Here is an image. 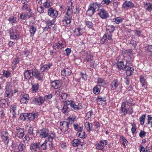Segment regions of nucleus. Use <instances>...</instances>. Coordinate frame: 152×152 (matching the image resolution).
Wrapping results in <instances>:
<instances>
[{
    "instance_id": "41",
    "label": "nucleus",
    "mask_w": 152,
    "mask_h": 152,
    "mask_svg": "<svg viewBox=\"0 0 152 152\" xmlns=\"http://www.w3.org/2000/svg\"><path fill=\"white\" fill-rule=\"evenodd\" d=\"M80 143V140L77 139H74L72 142V145L74 147L78 146Z\"/></svg>"
},
{
    "instance_id": "5",
    "label": "nucleus",
    "mask_w": 152,
    "mask_h": 152,
    "mask_svg": "<svg viewBox=\"0 0 152 152\" xmlns=\"http://www.w3.org/2000/svg\"><path fill=\"white\" fill-rule=\"evenodd\" d=\"M31 74L32 76L38 80L41 81H43L44 74L41 73L37 69H31Z\"/></svg>"
},
{
    "instance_id": "43",
    "label": "nucleus",
    "mask_w": 152,
    "mask_h": 152,
    "mask_svg": "<svg viewBox=\"0 0 152 152\" xmlns=\"http://www.w3.org/2000/svg\"><path fill=\"white\" fill-rule=\"evenodd\" d=\"M4 95L5 97L11 98L13 96V92L11 90L5 91Z\"/></svg>"
},
{
    "instance_id": "29",
    "label": "nucleus",
    "mask_w": 152,
    "mask_h": 152,
    "mask_svg": "<svg viewBox=\"0 0 152 152\" xmlns=\"http://www.w3.org/2000/svg\"><path fill=\"white\" fill-rule=\"evenodd\" d=\"M31 70H28L26 71L24 73V78L28 80L30 79L32 77V76L31 75Z\"/></svg>"
},
{
    "instance_id": "25",
    "label": "nucleus",
    "mask_w": 152,
    "mask_h": 152,
    "mask_svg": "<svg viewBox=\"0 0 152 152\" xmlns=\"http://www.w3.org/2000/svg\"><path fill=\"white\" fill-rule=\"evenodd\" d=\"M117 66L119 70H125L127 67V65H124L123 61L118 62L117 63Z\"/></svg>"
},
{
    "instance_id": "9",
    "label": "nucleus",
    "mask_w": 152,
    "mask_h": 152,
    "mask_svg": "<svg viewBox=\"0 0 152 152\" xmlns=\"http://www.w3.org/2000/svg\"><path fill=\"white\" fill-rule=\"evenodd\" d=\"M17 133V136L19 138H22L24 135V130L23 128H21L18 126L15 128Z\"/></svg>"
},
{
    "instance_id": "28",
    "label": "nucleus",
    "mask_w": 152,
    "mask_h": 152,
    "mask_svg": "<svg viewBox=\"0 0 152 152\" xmlns=\"http://www.w3.org/2000/svg\"><path fill=\"white\" fill-rule=\"evenodd\" d=\"M97 82L98 84L97 86H101L104 87L106 85V84L105 80L102 78H99L97 79Z\"/></svg>"
},
{
    "instance_id": "42",
    "label": "nucleus",
    "mask_w": 152,
    "mask_h": 152,
    "mask_svg": "<svg viewBox=\"0 0 152 152\" xmlns=\"http://www.w3.org/2000/svg\"><path fill=\"white\" fill-rule=\"evenodd\" d=\"M140 82L142 83V86L145 87L147 85V83L143 76H140Z\"/></svg>"
},
{
    "instance_id": "19",
    "label": "nucleus",
    "mask_w": 152,
    "mask_h": 152,
    "mask_svg": "<svg viewBox=\"0 0 152 152\" xmlns=\"http://www.w3.org/2000/svg\"><path fill=\"white\" fill-rule=\"evenodd\" d=\"M34 129L33 127H30L29 129L28 130L27 133L25 135L24 138L25 140L28 141H29V135H30L31 134L32 135L33 134H34L33 132Z\"/></svg>"
},
{
    "instance_id": "36",
    "label": "nucleus",
    "mask_w": 152,
    "mask_h": 152,
    "mask_svg": "<svg viewBox=\"0 0 152 152\" xmlns=\"http://www.w3.org/2000/svg\"><path fill=\"white\" fill-rule=\"evenodd\" d=\"M18 149L20 151H22L26 149V145L21 142L19 143L18 144Z\"/></svg>"
},
{
    "instance_id": "27",
    "label": "nucleus",
    "mask_w": 152,
    "mask_h": 152,
    "mask_svg": "<svg viewBox=\"0 0 152 152\" xmlns=\"http://www.w3.org/2000/svg\"><path fill=\"white\" fill-rule=\"evenodd\" d=\"M96 12L95 11L90 5L88 6V9L86 11L87 15L89 16H91Z\"/></svg>"
},
{
    "instance_id": "54",
    "label": "nucleus",
    "mask_w": 152,
    "mask_h": 152,
    "mask_svg": "<svg viewBox=\"0 0 152 152\" xmlns=\"http://www.w3.org/2000/svg\"><path fill=\"white\" fill-rule=\"evenodd\" d=\"M145 117V115H143L140 118V124L142 125H143L144 123Z\"/></svg>"
},
{
    "instance_id": "44",
    "label": "nucleus",
    "mask_w": 152,
    "mask_h": 152,
    "mask_svg": "<svg viewBox=\"0 0 152 152\" xmlns=\"http://www.w3.org/2000/svg\"><path fill=\"white\" fill-rule=\"evenodd\" d=\"M124 20V18L121 17H118L113 19V21L115 22L117 24H119L121 23Z\"/></svg>"
},
{
    "instance_id": "48",
    "label": "nucleus",
    "mask_w": 152,
    "mask_h": 152,
    "mask_svg": "<svg viewBox=\"0 0 152 152\" xmlns=\"http://www.w3.org/2000/svg\"><path fill=\"white\" fill-rule=\"evenodd\" d=\"M8 100V99H1L0 100V104H3L4 105V107H7L9 105V103L7 102L6 104L7 101L6 100Z\"/></svg>"
},
{
    "instance_id": "59",
    "label": "nucleus",
    "mask_w": 152,
    "mask_h": 152,
    "mask_svg": "<svg viewBox=\"0 0 152 152\" xmlns=\"http://www.w3.org/2000/svg\"><path fill=\"white\" fill-rule=\"evenodd\" d=\"M92 114L93 111L91 110L86 114L85 118L86 119L90 118Z\"/></svg>"
},
{
    "instance_id": "30",
    "label": "nucleus",
    "mask_w": 152,
    "mask_h": 152,
    "mask_svg": "<svg viewBox=\"0 0 152 152\" xmlns=\"http://www.w3.org/2000/svg\"><path fill=\"white\" fill-rule=\"evenodd\" d=\"M70 110L69 108L66 105L64 104L63 107L61 110V112L65 114H68Z\"/></svg>"
},
{
    "instance_id": "50",
    "label": "nucleus",
    "mask_w": 152,
    "mask_h": 152,
    "mask_svg": "<svg viewBox=\"0 0 152 152\" xmlns=\"http://www.w3.org/2000/svg\"><path fill=\"white\" fill-rule=\"evenodd\" d=\"M85 23L87 27L89 28H91L93 27V24L91 21L86 20Z\"/></svg>"
},
{
    "instance_id": "35",
    "label": "nucleus",
    "mask_w": 152,
    "mask_h": 152,
    "mask_svg": "<svg viewBox=\"0 0 152 152\" xmlns=\"http://www.w3.org/2000/svg\"><path fill=\"white\" fill-rule=\"evenodd\" d=\"M85 127L87 130L88 132H90L92 130V125L90 123L88 122H86L85 123Z\"/></svg>"
},
{
    "instance_id": "2",
    "label": "nucleus",
    "mask_w": 152,
    "mask_h": 152,
    "mask_svg": "<svg viewBox=\"0 0 152 152\" xmlns=\"http://www.w3.org/2000/svg\"><path fill=\"white\" fill-rule=\"evenodd\" d=\"M39 133V137L42 138H45L48 137L47 139L48 141H52L55 138L56 135L54 133H52V136L49 134L48 129L46 128H43L40 130Z\"/></svg>"
},
{
    "instance_id": "47",
    "label": "nucleus",
    "mask_w": 152,
    "mask_h": 152,
    "mask_svg": "<svg viewBox=\"0 0 152 152\" xmlns=\"http://www.w3.org/2000/svg\"><path fill=\"white\" fill-rule=\"evenodd\" d=\"M50 0H46L43 3L44 7L46 8H49L50 7Z\"/></svg>"
},
{
    "instance_id": "12",
    "label": "nucleus",
    "mask_w": 152,
    "mask_h": 152,
    "mask_svg": "<svg viewBox=\"0 0 152 152\" xmlns=\"http://www.w3.org/2000/svg\"><path fill=\"white\" fill-rule=\"evenodd\" d=\"M107 144V142L106 140H102L99 143L96 144L95 146L97 149L102 150L103 149L104 146H105Z\"/></svg>"
},
{
    "instance_id": "14",
    "label": "nucleus",
    "mask_w": 152,
    "mask_h": 152,
    "mask_svg": "<svg viewBox=\"0 0 152 152\" xmlns=\"http://www.w3.org/2000/svg\"><path fill=\"white\" fill-rule=\"evenodd\" d=\"M89 5L95 11L97 9V11H98L99 10H100L101 8H102V6L101 4L98 3L97 2L91 3Z\"/></svg>"
},
{
    "instance_id": "51",
    "label": "nucleus",
    "mask_w": 152,
    "mask_h": 152,
    "mask_svg": "<svg viewBox=\"0 0 152 152\" xmlns=\"http://www.w3.org/2000/svg\"><path fill=\"white\" fill-rule=\"evenodd\" d=\"M16 19L17 18L16 17L13 16H11L8 19V21L10 23H13L15 22Z\"/></svg>"
},
{
    "instance_id": "49",
    "label": "nucleus",
    "mask_w": 152,
    "mask_h": 152,
    "mask_svg": "<svg viewBox=\"0 0 152 152\" xmlns=\"http://www.w3.org/2000/svg\"><path fill=\"white\" fill-rule=\"evenodd\" d=\"M85 132L81 131V132H77V135L81 138H85Z\"/></svg>"
},
{
    "instance_id": "55",
    "label": "nucleus",
    "mask_w": 152,
    "mask_h": 152,
    "mask_svg": "<svg viewBox=\"0 0 152 152\" xmlns=\"http://www.w3.org/2000/svg\"><path fill=\"white\" fill-rule=\"evenodd\" d=\"M3 74L4 77L7 78H8L11 75V73L8 71L3 70Z\"/></svg>"
},
{
    "instance_id": "18",
    "label": "nucleus",
    "mask_w": 152,
    "mask_h": 152,
    "mask_svg": "<svg viewBox=\"0 0 152 152\" xmlns=\"http://www.w3.org/2000/svg\"><path fill=\"white\" fill-rule=\"evenodd\" d=\"M93 57L91 55L89 54L88 55L86 58L84 59V61L86 62V63L88 64H90V66H91L94 64L93 62Z\"/></svg>"
},
{
    "instance_id": "31",
    "label": "nucleus",
    "mask_w": 152,
    "mask_h": 152,
    "mask_svg": "<svg viewBox=\"0 0 152 152\" xmlns=\"http://www.w3.org/2000/svg\"><path fill=\"white\" fill-rule=\"evenodd\" d=\"M144 7L146 10L149 12H151L152 10V2L146 3L144 4Z\"/></svg>"
},
{
    "instance_id": "33",
    "label": "nucleus",
    "mask_w": 152,
    "mask_h": 152,
    "mask_svg": "<svg viewBox=\"0 0 152 152\" xmlns=\"http://www.w3.org/2000/svg\"><path fill=\"white\" fill-rule=\"evenodd\" d=\"M74 33L76 36H78L81 35L83 32L82 29L80 27H78L75 30Z\"/></svg>"
},
{
    "instance_id": "13",
    "label": "nucleus",
    "mask_w": 152,
    "mask_h": 152,
    "mask_svg": "<svg viewBox=\"0 0 152 152\" xmlns=\"http://www.w3.org/2000/svg\"><path fill=\"white\" fill-rule=\"evenodd\" d=\"M44 99L41 96H39L38 98L33 99L31 103L34 104H35L36 103H37L39 105H41L44 102Z\"/></svg>"
},
{
    "instance_id": "6",
    "label": "nucleus",
    "mask_w": 152,
    "mask_h": 152,
    "mask_svg": "<svg viewBox=\"0 0 152 152\" xmlns=\"http://www.w3.org/2000/svg\"><path fill=\"white\" fill-rule=\"evenodd\" d=\"M97 15L102 19H106L109 17V15L106 10L104 9L103 7L98 10Z\"/></svg>"
},
{
    "instance_id": "26",
    "label": "nucleus",
    "mask_w": 152,
    "mask_h": 152,
    "mask_svg": "<svg viewBox=\"0 0 152 152\" xmlns=\"http://www.w3.org/2000/svg\"><path fill=\"white\" fill-rule=\"evenodd\" d=\"M37 31V28L33 25H31L29 27V31L31 37H33L34 36L35 33Z\"/></svg>"
},
{
    "instance_id": "38",
    "label": "nucleus",
    "mask_w": 152,
    "mask_h": 152,
    "mask_svg": "<svg viewBox=\"0 0 152 152\" xmlns=\"http://www.w3.org/2000/svg\"><path fill=\"white\" fill-rule=\"evenodd\" d=\"M47 141H48V140H45L43 143L42 144H41L40 142H39L40 150H45L46 149L47 145L46 144Z\"/></svg>"
},
{
    "instance_id": "15",
    "label": "nucleus",
    "mask_w": 152,
    "mask_h": 152,
    "mask_svg": "<svg viewBox=\"0 0 152 152\" xmlns=\"http://www.w3.org/2000/svg\"><path fill=\"white\" fill-rule=\"evenodd\" d=\"M69 123L65 121H64L62 122H60L61 127L60 129L61 130L64 131L65 132L67 131L69 128Z\"/></svg>"
},
{
    "instance_id": "45",
    "label": "nucleus",
    "mask_w": 152,
    "mask_h": 152,
    "mask_svg": "<svg viewBox=\"0 0 152 152\" xmlns=\"http://www.w3.org/2000/svg\"><path fill=\"white\" fill-rule=\"evenodd\" d=\"M100 87L99 86L96 85L95 86L93 89L94 93L96 94H98L100 92Z\"/></svg>"
},
{
    "instance_id": "22",
    "label": "nucleus",
    "mask_w": 152,
    "mask_h": 152,
    "mask_svg": "<svg viewBox=\"0 0 152 152\" xmlns=\"http://www.w3.org/2000/svg\"><path fill=\"white\" fill-rule=\"evenodd\" d=\"M82 108L83 106L81 103H78L77 105H76L74 102L71 107V109L72 110H73L75 112H76L79 110L82 109Z\"/></svg>"
},
{
    "instance_id": "52",
    "label": "nucleus",
    "mask_w": 152,
    "mask_h": 152,
    "mask_svg": "<svg viewBox=\"0 0 152 152\" xmlns=\"http://www.w3.org/2000/svg\"><path fill=\"white\" fill-rule=\"evenodd\" d=\"M74 102L72 100H67L65 101L64 104L67 106H70L71 108L72 107Z\"/></svg>"
},
{
    "instance_id": "58",
    "label": "nucleus",
    "mask_w": 152,
    "mask_h": 152,
    "mask_svg": "<svg viewBox=\"0 0 152 152\" xmlns=\"http://www.w3.org/2000/svg\"><path fill=\"white\" fill-rule=\"evenodd\" d=\"M10 33L11 39H17L18 34L13 33L12 32H10Z\"/></svg>"
},
{
    "instance_id": "37",
    "label": "nucleus",
    "mask_w": 152,
    "mask_h": 152,
    "mask_svg": "<svg viewBox=\"0 0 152 152\" xmlns=\"http://www.w3.org/2000/svg\"><path fill=\"white\" fill-rule=\"evenodd\" d=\"M73 126L75 130L78 132H81V131H83V127L79 126L78 124H74Z\"/></svg>"
},
{
    "instance_id": "64",
    "label": "nucleus",
    "mask_w": 152,
    "mask_h": 152,
    "mask_svg": "<svg viewBox=\"0 0 152 152\" xmlns=\"http://www.w3.org/2000/svg\"><path fill=\"white\" fill-rule=\"evenodd\" d=\"M29 6L27 4H24L22 7V10L24 11L26 10H28Z\"/></svg>"
},
{
    "instance_id": "40",
    "label": "nucleus",
    "mask_w": 152,
    "mask_h": 152,
    "mask_svg": "<svg viewBox=\"0 0 152 152\" xmlns=\"http://www.w3.org/2000/svg\"><path fill=\"white\" fill-rule=\"evenodd\" d=\"M68 95L66 93H62L61 96L60 97L59 99L61 102H65L67 99V96Z\"/></svg>"
},
{
    "instance_id": "24",
    "label": "nucleus",
    "mask_w": 152,
    "mask_h": 152,
    "mask_svg": "<svg viewBox=\"0 0 152 152\" xmlns=\"http://www.w3.org/2000/svg\"><path fill=\"white\" fill-rule=\"evenodd\" d=\"M122 6L124 8H126L129 7L131 8L134 7V4L132 2L126 1L124 3Z\"/></svg>"
},
{
    "instance_id": "34",
    "label": "nucleus",
    "mask_w": 152,
    "mask_h": 152,
    "mask_svg": "<svg viewBox=\"0 0 152 152\" xmlns=\"http://www.w3.org/2000/svg\"><path fill=\"white\" fill-rule=\"evenodd\" d=\"M97 99V103L98 104H102V102H105L106 101V98L105 97H102L101 96H98Z\"/></svg>"
},
{
    "instance_id": "20",
    "label": "nucleus",
    "mask_w": 152,
    "mask_h": 152,
    "mask_svg": "<svg viewBox=\"0 0 152 152\" xmlns=\"http://www.w3.org/2000/svg\"><path fill=\"white\" fill-rule=\"evenodd\" d=\"M51 86L55 89H58L60 88L61 84L58 80H55L51 83Z\"/></svg>"
},
{
    "instance_id": "7",
    "label": "nucleus",
    "mask_w": 152,
    "mask_h": 152,
    "mask_svg": "<svg viewBox=\"0 0 152 152\" xmlns=\"http://www.w3.org/2000/svg\"><path fill=\"white\" fill-rule=\"evenodd\" d=\"M1 137L2 141L5 145H7L9 142V136L8 132L2 131L1 132Z\"/></svg>"
},
{
    "instance_id": "46",
    "label": "nucleus",
    "mask_w": 152,
    "mask_h": 152,
    "mask_svg": "<svg viewBox=\"0 0 152 152\" xmlns=\"http://www.w3.org/2000/svg\"><path fill=\"white\" fill-rule=\"evenodd\" d=\"M120 137L121 140V142L124 146H126L128 143L127 140L122 136H120Z\"/></svg>"
},
{
    "instance_id": "11",
    "label": "nucleus",
    "mask_w": 152,
    "mask_h": 152,
    "mask_svg": "<svg viewBox=\"0 0 152 152\" xmlns=\"http://www.w3.org/2000/svg\"><path fill=\"white\" fill-rule=\"evenodd\" d=\"M121 84L120 80L118 79L114 80L111 83L110 86L113 90H115L118 86Z\"/></svg>"
},
{
    "instance_id": "23",
    "label": "nucleus",
    "mask_w": 152,
    "mask_h": 152,
    "mask_svg": "<svg viewBox=\"0 0 152 152\" xmlns=\"http://www.w3.org/2000/svg\"><path fill=\"white\" fill-rule=\"evenodd\" d=\"M72 72L69 68H65L61 72V75L63 76H68Z\"/></svg>"
},
{
    "instance_id": "57",
    "label": "nucleus",
    "mask_w": 152,
    "mask_h": 152,
    "mask_svg": "<svg viewBox=\"0 0 152 152\" xmlns=\"http://www.w3.org/2000/svg\"><path fill=\"white\" fill-rule=\"evenodd\" d=\"M37 11L40 14H42L44 13V9L43 7L40 6L37 7Z\"/></svg>"
},
{
    "instance_id": "32",
    "label": "nucleus",
    "mask_w": 152,
    "mask_h": 152,
    "mask_svg": "<svg viewBox=\"0 0 152 152\" xmlns=\"http://www.w3.org/2000/svg\"><path fill=\"white\" fill-rule=\"evenodd\" d=\"M134 69L132 67H129L126 70L127 76L129 77L132 75Z\"/></svg>"
},
{
    "instance_id": "10",
    "label": "nucleus",
    "mask_w": 152,
    "mask_h": 152,
    "mask_svg": "<svg viewBox=\"0 0 152 152\" xmlns=\"http://www.w3.org/2000/svg\"><path fill=\"white\" fill-rule=\"evenodd\" d=\"M39 142H36L30 145V149L33 152H36L40 150Z\"/></svg>"
},
{
    "instance_id": "62",
    "label": "nucleus",
    "mask_w": 152,
    "mask_h": 152,
    "mask_svg": "<svg viewBox=\"0 0 152 152\" xmlns=\"http://www.w3.org/2000/svg\"><path fill=\"white\" fill-rule=\"evenodd\" d=\"M31 10L29 8L28 9V12H26V14H25V15L26 16V18H29L31 16V12H30L31 11Z\"/></svg>"
},
{
    "instance_id": "16",
    "label": "nucleus",
    "mask_w": 152,
    "mask_h": 152,
    "mask_svg": "<svg viewBox=\"0 0 152 152\" xmlns=\"http://www.w3.org/2000/svg\"><path fill=\"white\" fill-rule=\"evenodd\" d=\"M128 110L126 107V103L122 102L120 109V113L124 115L127 114Z\"/></svg>"
},
{
    "instance_id": "56",
    "label": "nucleus",
    "mask_w": 152,
    "mask_h": 152,
    "mask_svg": "<svg viewBox=\"0 0 152 152\" xmlns=\"http://www.w3.org/2000/svg\"><path fill=\"white\" fill-rule=\"evenodd\" d=\"M19 59L18 58H16L13 60L12 62V64L15 67L16 65L19 64Z\"/></svg>"
},
{
    "instance_id": "39",
    "label": "nucleus",
    "mask_w": 152,
    "mask_h": 152,
    "mask_svg": "<svg viewBox=\"0 0 152 152\" xmlns=\"http://www.w3.org/2000/svg\"><path fill=\"white\" fill-rule=\"evenodd\" d=\"M76 118V117L75 115H71L69 116V117L67 118V120L69 121L68 123L69 124H72L75 121Z\"/></svg>"
},
{
    "instance_id": "8",
    "label": "nucleus",
    "mask_w": 152,
    "mask_h": 152,
    "mask_svg": "<svg viewBox=\"0 0 152 152\" xmlns=\"http://www.w3.org/2000/svg\"><path fill=\"white\" fill-rule=\"evenodd\" d=\"M48 15L50 17H52L53 19L56 20L58 15V11L53 9L52 8L50 7L48 10Z\"/></svg>"
},
{
    "instance_id": "17",
    "label": "nucleus",
    "mask_w": 152,
    "mask_h": 152,
    "mask_svg": "<svg viewBox=\"0 0 152 152\" xmlns=\"http://www.w3.org/2000/svg\"><path fill=\"white\" fill-rule=\"evenodd\" d=\"M55 20L53 19L52 20H48L45 21V24H46V26L45 27L44 29L45 30H48L50 28V26L53 25L56 21Z\"/></svg>"
},
{
    "instance_id": "4",
    "label": "nucleus",
    "mask_w": 152,
    "mask_h": 152,
    "mask_svg": "<svg viewBox=\"0 0 152 152\" xmlns=\"http://www.w3.org/2000/svg\"><path fill=\"white\" fill-rule=\"evenodd\" d=\"M66 46L65 42L62 39L58 40L56 42H54L53 45V49L59 51Z\"/></svg>"
},
{
    "instance_id": "1",
    "label": "nucleus",
    "mask_w": 152,
    "mask_h": 152,
    "mask_svg": "<svg viewBox=\"0 0 152 152\" xmlns=\"http://www.w3.org/2000/svg\"><path fill=\"white\" fill-rule=\"evenodd\" d=\"M71 3L70 6H69L66 13V15L64 17L63 20L61 21V24L64 26H67L71 23V19L73 13V11Z\"/></svg>"
},
{
    "instance_id": "63",
    "label": "nucleus",
    "mask_w": 152,
    "mask_h": 152,
    "mask_svg": "<svg viewBox=\"0 0 152 152\" xmlns=\"http://www.w3.org/2000/svg\"><path fill=\"white\" fill-rule=\"evenodd\" d=\"M11 83L9 82H7L6 83V86H5V90H10V86Z\"/></svg>"
},
{
    "instance_id": "60",
    "label": "nucleus",
    "mask_w": 152,
    "mask_h": 152,
    "mask_svg": "<svg viewBox=\"0 0 152 152\" xmlns=\"http://www.w3.org/2000/svg\"><path fill=\"white\" fill-rule=\"evenodd\" d=\"M107 36L106 35H104L102 38L101 39V43L102 44L107 43Z\"/></svg>"
},
{
    "instance_id": "21",
    "label": "nucleus",
    "mask_w": 152,
    "mask_h": 152,
    "mask_svg": "<svg viewBox=\"0 0 152 152\" xmlns=\"http://www.w3.org/2000/svg\"><path fill=\"white\" fill-rule=\"evenodd\" d=\"M29 99V95L27 94H24L21 98L20 102L21 104H27Z\"/></svg>"
},
{
    "instance_id": "53",
    "label": "nucleus",
    "mask_w": 152,
    "mask_h": 152,
    "mask_svg": "<svg viewBox=\"0 0 152 152\" xmlns=\"http://www.w3.org/2000/svg\"><path fill=\"white\" fill-rule=\"evenodd\" d=\"M39 88V85L38 84H35L32 85V90L33 92H36L38 90Z\"/></svg>"
},
{
    "instance_id": "3",
    "label": "nucleus",
    "mask_w": 152,
    "mask_h": 152,
    "mask_svg": "<svg viewBox=\"0 0 152 152\" xmlns=\"http://www.w3.org/2000/svg\"><path fill=\"white\" fill-rule=\"evenodd\" d=\"M38 115V113L36 112L32 113H26L22 116L21 115L20 117L22 120L23 121H25L26 119L31 121H34L37 119Z\"/></svg>"
},
{
    "instance_id": "61",
    "label": "nucleus",
    "mask_w": 152,
    "mask_h": 152,
    "mask_svg": "<svg viewBox=\"0 0 152 152\" xmlns=\"http://www.w3.org/2000/svg\"><path fill=\"white\" fill-rule=\"evenodd\" d=\"M132 127L131 129V131L132 133L134 134L136 130V126L135 124L133 123L132 124Z\"/></svg>"
}]
</instances>
